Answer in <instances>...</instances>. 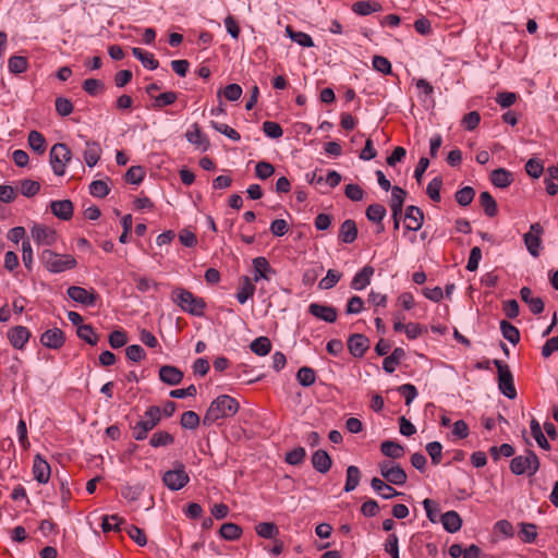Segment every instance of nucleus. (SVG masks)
<instances>
[{
    "instance_id": "1",
    "label": "nucleus",
    "mask_w": 558,
    "mask_h": 558,
    "mask_svg": "<svg viewBox=\"0 0 558 558\" xmlns=\"http://www.w3.org/2000/svg\"><path fill=\"white\" fill-rule=\"evenodd\" d=\"M239 410L240 403L235 398L220 395L211 401L203 417V425L211 426L218 420L232 417Z\"/></svg>"
},
{
    "instance_id": "2",
    "label": "nucleus",
    "mask_w": 558,
    "mask_h": 558,
    "mask_svg": "<svg viewBox=\"0 0 558 558\" xmlns=\"http://www.w3.org/2000/svg\"><path fill=\"white\" fill-rule=\"evenodd\" d=\"M170 298L183 312L196 317L204 316L206 302L203 298L194 295L182 287L173 288Z\"/></svg>"
},
{
    "instance_id": "3",
    "label": "nucleus",
    "mask_w": 558,
    "mask_h": 558,
    "mask_svg": "<svg viewBox=\"0 0 558 558\" xmlns=\"http://www.w3.org/2000/svg\"><path fill=\"white\" fill-rule=\"evenodd\" d=\"M40 260L45 267L53 274L73 269L77 265L74 256L70 254H58L51 250H44L40 255Z\"/></svg>"
},
{
    "instance_id": "4",
    "label": "nucleus",
    "mask_w": 558,
    "mask_h": 558,
    "mask_svg": "<svg viewBox=\"0 0 558 558\" xmlns=\"http://www.w3.org/2000/svg\"><path fill=\"white\" fill-rule=\"evenodd\" d=\"M539 459L536 453L530 449L525 451L524 456H517L510 462V471L514 475L533 476L539 469Z\"/></svg>"
},
{
    "instance_id": "5",
    "label": "nucleus",
    "mask_w": 558,
    "mask_h": 558,
    "mask_svg": "<svg viewBox=\"0 0 558 558\" xmlns=\"http://www.w3.org/2000/svg\"><path fill=\"white\" fill-rule=\"evenodd\" d=\"M493 363L497 368V380L500 392L509 399L517 398L514 379L509 365L500 360H494Z\"/></svg>"
},
{
    "instance_id": "6",
    "label": "nucleus",
    "mask_w": 558,
    "mask_h": 558,
    "mask_svg": "<svg viewBox=\"0 0 558 558\" xmlns=\"http://www.w3.org/2000/svg\"><path fill=\"white\" fill-rule=\"evenodd\" d=\"M50 165L56 175L65 173L66 165L72 160V151L64 143H57L50 149Z\"/></svg>"
},
{
    "instance_id": "7",
    "label": "nucleus",
    "mask_w": 558,
    "mask_h": 558,
    "mask_svg": "<svg viewBox=\"0 0 558 558\" xmlns=\"http://www.w3.org/2000/svg\"><path fill=\"white\" fill-rule=\"evenodd\" d=\"M380 475L389 484L403 486L408 481V475L400 464L384 460L378 464Z\"/></svg>"
},
{
    "instance_id": "8",
    "label": "nucleus",
    "mask_w": 558,
    "mask_h": 558,
    "mask_svg": "<svg viewBox=\"0 0 558 558\" xmlns=\"http://www.w3.org/2000/svg\"><path fill=\"white\" fill-rule=\"evenodd\" d=\"M190 481L189 474L185 471V466L182 462L177 461L174 469L165 472L162 476L163 484L171 490H180Z\"/></svg>"
},
{
    "instance_id": "9",
    "label": "nucleus",
    "mask_w": 558,
    "mask_h": 558,
    "mask_svg": "<svg viewBox=\"0 0 558 558\" xmlns=\"http://www.w3.org/2000/svg\"><path fill=\"white\" fill-rule=\"evenodd\" d=\"M544 233V229L539 222H534L530 226V231L523 235V241L526 246L529 253L537 257L539 255L541 244H542V234Z\"/></svg>"
},
{
    "instance_id": "10",
    "label": "nucleus",
    "mask_w": 558,
    "mask_h": 558,
    "mask_svg": "<svg viewBox=\"0 0 558 558\" xmlns=\"http://www.w3.org/2000/svg\"><path fill=\"white\" fill-rule=\"evenodd\" d=\"M66 293L71 300L85 306H95L99 298L94 289H85L78 286L68 288Z\"/></svg>"
},
{
    "instance_id": "11",
    "label": "nucleus",
    "mask_w": 558,
    "mask_h": 558,
    "mask_svg": "<svg viewBox=\"0 0 558 558\" xmlns=\"http://www.w3.org/2000/svg\"><path fill=\"white\" fill-rule=\"evenodd\" d=\"M31 234L38 245L51 246L57 241L56 231L44 225L35 223L31 229Z\"/></svg>"
},
{
    "instance_id": "12",
    "label": "nucleus",
    "mask_w": 558,
    "mask_h": 558,
    "mask_svg": "<svg viewBox=\"0 0 558 558\" xmlns=\"http://www.w3.org/2000/svg\"><path fill=\"white\" fill-rule=\"evenodd\" d=\"M424 223L423 210L414 205H410L405 208L404 214V228L410 231H417Z\"/></svg>"
},
{
    "instance_id": "13",
    "label": "nucleus",
    "mask_w": 558,
    "mask_h": 558,
    "mask_svg": "<svg viewBox=\"0 0 558 558\" xmlns=\"http://www.w3.org/2000/svg\"><path fill=\"white\" fill-rule=\"evenodd\" d=\"M347 345L354 357H363L369 348V340L363 333H353L348 338Z\"/></svg>"
},
{
    "instance_id": "14",
    "label": "nucleus",
    "mask_w": 558,
    "mask_h": 558,
    "mask_svg": "<svg viewBox=\"0 0 558 558\" xmlns=\"http://www.w3.org/2000/svg\"><path fill=\"white\" fill-rule=\"evenodd\" d=\"M308 313L314 317L330 324L335 323L338 316L336 307L319 303H311L308 305Z\"/></svg>"
},
{
    "instance_id": "15",
    "label": "nucleus",
    "mask_w": 558,
    "mask_h": 558,
    "mask_svg": "<svg viewBox=\"0 0 558 558\" xmlns=\"http://www.w3.org/2000/svg\"><path fill=\"white\" fill-rule=\"evenodd\" d=\"M40 342L46 348L58 350L65 342L64 332L59 328L48 329L41 335Z\"/></svg>"
},
{
    "instance_id": "16",
    "label": "nucleus",
    "mask_w": 558,
    "mask_h": 558,
    "mask_svg": "<svg viewBox=\"0 0 558 558\" xmlns=\"http://www.w3.org/2000/svg\"><path fill=\"white\" fill-rule=\"evenodd\" d=\"M31 337V331L24 326H15L9 329L8 339L12 347L17 350L24 349L25 344L28 342Z\"/></svg>"
},
{
    "instance_id": "17",
    "label": "nucleus",
    "mask_w": 558,
    "mask_h": 558,
    "mask_svg": "<svg viewBox=\"0 0 558 558\" xmlns=\"http://www.w3.org/2000/svg\"><path fill=\"white\" fill-rule=\"evenodd\" d=\"M102 148L97 141L86 140L83 158L87 167H95L100 160Z\"/></svg>"
},
{
    "instance_id": "18",
    "label": "nucleus",
    "mask_w": 558,
    "mask_h": 558,
    "mask_svg": "<svg viewBox=\"0 0 558 558\" xmlns=\"http://www.w3.org/2000/svg\"><path fill=\"white\" fill-rule=\"evenodd\" d=\"M50 473L51 469L49 463L39 453H37L33 463L34 478L40 484H46L50 478Z\"/></svg>"
},
{
    "instance_id": "19",
    "label": "nucleus",
    "mask_w": 558,
    "mask_h": 558,
    "mask_svg": "<svg viewBox=\"0 0 558 558\" xmlns=\"http://www.w3.org/2000/svg\"><path fill=\"white\" fill-rule=\"evenodd\" d=\"M254 267V281L260 279L269 280L271 275H275V269L270 266L266 257L259 256L253 259Z\"/></svg>"
},
{
    "instance_id": "20",
    "label": "nucleus",
    "mask_w": 558,
    "mask_h": 558,
    "mask_svg": "<svg viewBox=\"0 0 558 558\" xmlns=\"http://www.w3.org/2000/svg\"><path fill=\"white\" fill-rule=\"evenodd\" d=\"M183 372L172 365H163L159 368V378L162 383L175 386L183 379Z\"/></svg>"
},
{
    "instance_id": "21",
    "label": "nucleus",
    "mask_w": 558,
    "mask_h": 558,
    "mask_svg": "<svg viewBox=\"0 0 558 558\" xmlns=\"http://www.w3.org/2000/svg\"><path fill=\"white\" fill-rule=\"evenodd\" d=\"M50 209L57 218L70 220L73 217L74 206L70 199L52 201Z\"/></svg>"
},
{
    "instance_id": "22",
    "label": "nucleus",
    "mask_w": 558,
    "mask_h": 558,
    "mask_svg": "<svg viewBox=\"0 0 558 558\" xmlns=\"http://www.w3.org/2000/svg\"><path fill=\"white\" fill-rule=\"evenodd\" d=\"M161 421V410L157 405H150L137 422L145 427L146 430H153Z\"/></svg>"
},
{
    "instance_id": "23",
    "label": "nucleus",
    "mask_w": 558,
    "mask_h": 558,
    "mask_svg": "<svg viewBox=\"0 0 558 558\" xmlns=\"http://www.w3.org/2000/svg\"><path fill=\"white\" fill-rule=\"evenodd\" d=\"M374 272L375 269L373 266H364L360 271H357L354 275L351 281V288L359 291L365 289L371 283V279Z\"/></svg>"
},
{
    "instance_id": "24",
    "label": "nucleus",
    "mask_w": 558,
    "mask_h": 558,
    "mask_svg": "<svg viewBox=\"0 0 558 558\" xmlns=\"http://www.w3.org/2000/svg\"><path fill=\"white\" fill-rule=\"evenodd\" d=\"M338 238L342 243H353L357 238V227L355 221L352 219L344 220L340 226Z\"/></svg>"
},
{
    "instance_id": "25",
    "label": "nucleus",
    "mask_w": 558,
    "mask_h": 558,
    "mask_svg": "<svg viewBox=\"0 0 558 558\" xmlns=\"http://www.w3.org/2000/svg\"><path fill=\"white\" fill-rule=\"evenodd\" d=\"M371 486L384 499H391L393 497L403 495V493L396 490L389 483H386L378 477L372 478Z\"/></svg>"
},
{
    "instance_id": "26",
    "label": "nucleus",
    "mask_w": 558,
    "mask_h": 558,
    "mask_svg": "<svg viewBox=\"0 0 558 558\" xmlns=\"http://www.w3.org/2000/svg\"><path fill=\"white\" fill-rule=\"evenodd\" d=\"M312 465L317 472L325 474L330 470L332 460L327 451L320 449L313 453Z\"/></svg>"
},
{
    "instance_id": "27",
    "label": "nucleus",
    "mask_w": 558,
    "mask_h": 558,
    "mask_svg": "<svg viewBox=\"0 0 558 558\" xmlns=\"http://www.w3.org/2000/svg\"><path fill=\"white\" fill-rule=\"evenodd\" d=\"M185 137L191 144L201 147L203 151H206L210 146L208 137L202 132L197 123L193 124L192 131L186 132Z\"/></svg>"
},
{
    "instance_id": "28",
    "label": "nucleus",
    "mask_w": 558,
    "mask_h": 558,
    "mask_svg": "<svg viewBox=\"0 0 558 558\" xmlns=\"http://www.w3.org/2000/svg\"><path fill=\"white\" fill-rule=\"evenodd\" d=\"M490 182L499 189H506L513 182V174L505 168H498L492 171Z\"/></svg>"
},
{
    "instance_id": "29",
    "label": "nucleus",
    "mask_w": 558,
    "mask_h": 558,
    "mask_svg": "<svg viewBox=\"0 0 558 558\" xmlns=\"http://www.w3.org/2000/svg\"><path fill=\"white\" fill-rule=\"evenodd\" d=\"M520 296L524 303H526L530 307V311L533 314H541L544 311V302L541 298L532 296V291L527 287H523L520 290Z\"/></svg>"
},
{
    "instance_id": "30",
    "label": "nucleus",
    "mask_w": 558,
    "mask_h": 558,
    "mask_svg": "<svg viewBox=\"0 0 558 558\" xmlns=\"http://www.w3.org/2000/svg\"><path fill=\"white\" fill-rule=\"evenodd\" d=\"M444 529L449 533L458 532L462 526V519L454 510H450L440 517Z\"/></svg>"
},
{
    "instance_id": "31",
    "label": "nucleus",
    "mask_w": 558,
    "mask_h": 558,
    "mask_svg": "<svg viewBox=\"0 0 558 558\" xmlns=\"http://www.w3.org/2000/svg\"><path fill=\"white\" fill-rule=\"evenodd\" d=\"M383 10V7L379 2L372 0H362L353 3L352 11L361 16H366L375 12H379Z\"/></svg>"
},
{
    "instance_id": "32",
    "label": "nucleus",
    "mask_w": 558,
    "mask_h": 558,
    "mask_svg": "<svg viewBox=\"0 0 558 558\" xmlns=\"http://www.w3.org/2000/svg\"><path fill=\"white\" fill-rule=\"evenodd\" d=\"M255 290L256 288L252 280L246 276L242 277L236 292V300L239 303L244 304L250 298L254 295Z\"/></svg>"
},
{
    "instance_id": "33",
    "label": "nucleus",
    "mask_w": 558,
    "mask_h": 558,
    "mask_svg": "<svg viewBox=\"0 0 558 558\" xmlns=\"http://www.w3.org/2000/svg\"><path fill=\"white\" fill-rule=\"evenodd\" d=\"M123 525H126L125 520L119 514L104 515L102 518L101 527L105 533L110 531L122 532L124 531Z\"/></svg>"
},
{
    "instance_id": "34",
    "label": "nucleus",
    "mask_w": 558,
    "mask_h": 558,
    "mask_svg": "<svg viewBox=\"0 0 558 558\" xmlns=\"http://www.w3.org/2000/svg\"><path fill=\"white\" fill-rule=\"evenodd\" d=\"M132 53L148 70H156L159 66V62L154 54L142 48H132Z\"/></svg>"
},
{
    "instance_id": "35",
    "label": "nucleus",
    "mask_w": 558,
    "mask_h": 558,
    "mask_svg": "<svg viewBox=\"0 0 558 558\" xmlns=\"http://www.w3.org/2000/svg\"><path fill=\"white\" fill-rule=\"evenodd\" d=\"M380 451L384 456L391 459H400L404 454V448L392 440H385L380 445Z\"/></svg>"
},
{
    "instance_id": "36",
    "label": "nucleus",
    "mask_w": 558,
    "mask_h": 558,
    "mask_svg": "<svg viewBox=\"0 0 558 558\" xmlns=\"http://www.w3.org/2000/svg\"><path fill=\"white\" fill-rule=\"evenodd\" d=\"M480 204L485 213L486 216L493 218L498 213V206L495 198L492 196V194L487 191L482 192L480 194Z\"/></svg>"
},
{
    "instance_id": "37",
    "label": "nucleus",
    "mask_w": 558,
    "mask_h": 558,
    "mask_svg": "<svg viewBox=\"0 0 558 558\" xmlns=\"http://www.w3.org/2000/svg\"><path fill=\"white\" fill-rule=\"evenodd\" d=\"M29 147L37 154L41 155L46 151L47 143L44 135L38 131H31L27 137Z\"/></svg>"
},
{
    "instance_id": "38",
    "label": "nucleus",
    "mask_w": 558,
    "mask_h": 558,
    "mask_svg": "<svg viewBox=\"0 0 558 558\" xmlns=\"http://www.w3.org/2000/svg\"><path fill=\"white\" fill-rule=\"evenodd\" d=\"M77 337L90 345H96L99 340V336L96 333L94 327L89 324L80 325L76 330Z\"/></svg>"
},
{
    "instance_id": "39",
    "label": "nucleus",
    "mask_w": 558,
    "mask_h": 558,
    "mask_svg": "<svg viewBox=\"0 0 558 558\" xmlns=\"http://www.w3.org/2000/svg\"><path fill=\"white\" fill-rule=\"evenodd\" d=\"M250 348L256 355L265 356L271 351V342L269 338L260 336L251 342Z\"/></svg>"
},
{
    "instance_id": "40",
    "label": "nucleus",
    "mask_w": 558,
    "mask_h": 558,
    "mask_svg": "<svg viewBox=\"0 0 558 558\" xmlns=\"http://www.w3.org/2000/svg\"><path fill=\"white\" fill-rule=\"evenodd\" d=\"M361 480V471L355 465H350L347 468V478L344 484V492L350 493L354 490Z\"/></svg>"
},
{
    "instance_id": "41",
    "label": "nucleus",
    "mask_w": 558,
    "mask_h": 558,
    "mask_svg": "<svg viewBox=\"0 0 558 558\" xmlns=\"http://www.w3.org/2000/svg\"><path fill=\"white\" fill-rule=\"evenodd\" d=\"M500 331L510 343L515 345L520 341L519 329L508 320L500 322Z\"/></svg>"
},
{
    "instance_id": "42",
    "label": "nucleus",
    "mask_w": 558,
    "mask_h": 558,
    "mask_svg": "<svg viewBox=\"0 0 558 558\" xmlns=\"http://www.w3.org/2000/svg\"><path fill=\"white\" fill-rule=\"evenodd\" d=\"M174 442V437L165 430L156 432L149 438V445L154 448L167 447Z\"/></svg>"
},
{
    "instance_id": "43",
    "label": "nucleus",
    "mask_w": 558,
    "mask_h": 558,
    "mask_svg": "<svg viewBox=\"0 0 558 558\" xmlns=\"http://www.w3.org/2000/svg\"><path fill=\"white\" fill-rule=\"evenodd\" d=\"M8 68L12 74L24 73L28 69V60L23 56H12L8 61Z\"/></svg>"
},
{
    "instance_id": "44",
    "label": "nucleus",
    "mask_w": 558,
    "mask_h": 558,
    "mask_svg": "<svg viewBox=\"0 0 558 558\" xmlns=\"http://www.w3.org/2000/svg\"><path fill=\"white\" fill-rule=\"evenodd\" d=\"M296 380L303 387H310L316 380V373L312 367L302 366L296 373Z\"/></svg>"
},
{
    "instance_id": "45",
    "label": "nucleus",
    "mask_w": 558,
    "mask_h": 558,
    "mask_svg": "<svg viewBox=\"0 0 558 558\" xmlns=\"http://www.w3.org/2000/svg\"><path fill=\"white\" fill-rule=\"evenodd\" d=\"M219 534L222 538L228 541H235L242 534V529L235 523H223L219 530Z\"/></svg>"
},
{
    "instance_id": "46",
    "label": "nucleus",
    "mask_w": 558,
    "mask_h": 558,
    "mask_svg": "<svg viewBox=\"0 0 558 558\" xmlns=\"http://www.w3.org/2000/svg\"><path fill=\"white\" fill-rule=\"evenodd\" d=\"M286 31H287V34L289 35V37L294 43L299 44L300 46L307 47V48L314 46V41L308 34L303 33V32L293 31L291 26H288Z\"/></svg>"
},
{
    "instance_id": "47",
    "label": "nucleus",
    "mask_w": 558,
    "mask_h": 558,
    "mask_svg": "<svg viewBox=\"0 0 558 558\" xmlns=\"http://www.w3.org/2000/svg\"><path fill=\"white\" fill-rule=\"evenodd\" d=\"M124 532L132 538L138 546H145L147 544V537L145 532L136 525L126 524Z\"/></svg>"
},
{
    "instance_id": "48",
    "label": "nucleus",
    "mask_w": 558,
    "mask_h": 558,
    "mask_svg": "<svg viewBox=\"0 0 558 558\" xmlns=\"http://www.w3.org/2000/svg\"><path fill=\"white\" fill-rule=\"evenodd\" d=\"M255 531L264 538H274L279 534L278 526L272 522H262L256 525Z\"/></svg>"
},
{
    "instance_id": "49",
    "label": "nucleus",
    "mask_w": 558,
    "mask_h": 558,
    "mask_svg": "<svg viewBox=\"0 0 558 558\" xmlns=\"http://www.w3.org/2000/svg\"><path fill=\"white\" fill-rule=\"evenodd\" d=\"M386 208L381 204H372L366 208V217L368 220L380 223L386 216Z\"/></svg>"
},
{
    "instance_id": "50",
    "label": "nucleus",
    "mask_w": 558,
    "mask_h": 558,
    "mask_svg": "<svg viewBox=\"0 0 558 558\" xmlns=\"http://www.w3.org/2000/svg\"><path fill=\"white\" fill-rule=\"evenodd\" d=\"M475 196V190L472 186H464L456 192V201L460 206L470 205Z\"/></svg>"
},
{
    "instance_id": "51",
    "label": "nucleus",
    "mask_w": 558,
    "mask_h": 558,
    "mask_svg": "<svg viewBox=\"0 0 558 558\" xmlns=\"http://www.w3.org/2000/svg\"><path fill=\"white\" fill-rule=\"evenodd\" d=\"M178 99V94L175 92H165L158 96L154 97L155 109H161L163 107L170 106L174 104Z\"/></svg>"
},
{
    "instance_id": "52",
    "label": "nucleus",
    "mask_w": 558,
    "mask_h": 558,
    "mask_svg": "<svg viewBox=\"0 0 558 558\" xmlns=\"http://www.w3.org/2000/svg\"><path fill=\"white\" fill-rule=\"evenodd\" d=\"M531 434L541 448L545 450L550 449V445L544 436L539 423L535 418L531 421Z\"/></svg>"
},
{
    "instance_id": "53",
    "label": "nucleus",
    "mask_w": 558,
    "mask_h": 558,
    "mask_svg": "<svg viewBox=\"0 0 558 558\" xmlns=\"http://www.w3.org/2000/svg\"><path fill=\"white\" fill-rule=\"evenodd\" d=\"M40 190V184L37 181L25 179L20 182V192L26 197L35 196Z\"/></svg>"
},
{
    "instance_id": "54",
    "label": "nucleus",
    "mask_w": 558,
    "mask_h": 558,
    "mask_svg": "<svg viewBox=\"0 0 558 558\" xmlns=\"http://www.w3.org/2000/svg\"><path fill=\"white\" fill-rule=\"evenodd\" d=\"M341 277H342V274L339 272L338 270L329 269L327 271L326 277H324L319 281L318 286L320 289H324V290L331 289L340 281Z\"/></svg>"
},
{
    "instance_id": "55",
    "label": "nucleus",
    "mask_w": 558,
    "mask_h": 558,
    "mask_svg": "<svg viewBox=\"0 0 558 558\" xmlns=\"http://www.w3.org/2000/svg\"><path fill=\"white\" fill-rule=\"evenodd\" d=\"M210 125L217 132L226 135L227 137H229L230 140H232L234 142L240 141V138H241L240 133L236 130H234L233 128L229 126L228 124L219 123L216 121H210Z\"/></svg>"
},
{
    "instance_id": "56",
    "label": "nucleus",
    "mask_w": 558,
    "mask_h": 558,
    "mask_svg": "<svg viewBox=\"0 0 558 558\" xmlns=\"http://www.w3.org/2000/svg\"><path fill=\"white\" fill-rule=\"evenodd\" d=\"M199 416L196 412L194 411H185L182 415H181V421H180V424L183 428H186V429H195L198 427L199 425Z\"/></svg>"
},
{
    "instance_id": "57",
    "label": "nucleus",
    "mask_w": 558,
    "mask_h": 558,
    "mask_svg": "<svg viewBox=\"0 0 558 558\" xmlns=\"http://www.w3.org/2000/svg\"><path fill=\"white\" fill-rule=\"evenodd\" d=\"M442 186V178L436 177L434 178L426 187V193L429 198L434 202H440V189Z\"/></svg>"
},
{
    "instance_id": "58",
    "label": "nucleus",
    "mask_w": 558,
    "mask_h": 558,
    "mask_svg": "<svg viewBox=\"0 0 558 558\" xmlns=\"http://www.w3.org/2000/svg\"><path fill=\"white\" fill-rule=\"evenodd\" d=\"M108 341L112 349H119L126 344L128 335L123 329H117L109 335Z\"/></svg>"
},
{
    "instance_id": "59",
    "label": "nucleus",
    "mask_w": 558,
    "mask_h": 558,
    "mask_svg": "<svg viewBox=\"0 0 558 558\" xmlns=\"http://www.w3.org/2000/svg\"><path fill=\"white\" fill-rule=\"evenodd\" d=\"M520 534L524 543H534L537 537V526L534 523H521Z\"/></svg>"
},
{
    "instance_id": "60",
    "label": "nucleus",
    "mask_w": 558,
    "mask_h": 558,
    "mask_svg": "<svg viewBox=\"0 0 558 558\" xmlns=\"http://www.w3.org/2000/svg\"><path fill=\"white\" fill-rule=\"evenodd\" d=\"M423 506L426 511V515L428 520L433 523H436L439 518L440 508L438 502L435 500H432L429 498H426L423 500Z\"/></svg>"
},
{
    "instance_id": "61",
    "label": "nucleus",
    "mask_w": 558,
    "mask_h": 558,
    "mask_svg": "<svg viewBox=\"0 0 558 558\" xmlns=\"http://www.w3.org/2000/svg\"><path fill=\"white\" fill-rule=\"evenodd\" d=\"M83 89L90 96H97L99 93L104 92L105 84L97 78H86L83 82Z\"/></svg>"
},
{
    "instance_id": "62",
    "label": "nucleus",
    "mask_w": 558,
    "mask_h": 558,
    "mask_svg": "<svg viewBox=\"0 0 558 558\" xmlns=\"http://www.w3.org/2000/svg\"><path fill=\"white\" fill-rule=\"evenodd\" d=\"M110 192L108 184L102 180H95L89 185V193L94 197L104 198Z\"/></svg>"
},
{
    "instance_id": "63",
    "label": "nucleus",
    "mask_w": 558,
    "mask_h": 558,
    "mask_svg": "<svg viewBox=\"0 0 558 558\" xmlns=\"http://www.w3.org/2000/svg\"><path fill=\"white\" fill-rule=\"evenodd\" d=\"M145 177V171L141 166H132L125 173V181L132 184H140Z\"/></svg>"
},
{
    "instance_id": "64",
    "label": "nucleus",
    "mask_w": 558,
    "mask_h": 558,
    "mask_svg": "<svg viewBox=\"0 0 558 558\" xmlns=\"http://www.w3.org/2000/svg\"><path fill=\"white\" fill-rule=\"evenodd\" d=\"M275 172V167L268 161H258L255 167V174L260 180H266Z\"/></svg>"
}]
</instances>
